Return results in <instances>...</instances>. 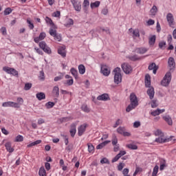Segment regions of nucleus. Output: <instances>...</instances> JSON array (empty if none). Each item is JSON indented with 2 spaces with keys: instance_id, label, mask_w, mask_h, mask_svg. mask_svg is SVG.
I'll return each instance as SVG.
<instances>
[{
  "instance_id": "obj_1",
  "label": "nucleus",
  "mask_w": 176,
  "mask_h": 176,
  "mask_svg": "<svg viewBox=\"0 0 176 176\" xmlns=\"http://www.w3.org/2000/svg\"><path fill=\"white\" fill-rule=\"evenodd\" d=\"M129 100L131 104L126 107V112H130V111H133V109H135V108H137V107H138V98H137L135 94H131L129 96Z\"/></svg>"
},
{
  "instance_id": "obj_2",
  "label": "nucleus",
  "mask_w": 176,
  "mask_h": 176,
  "mask_svg": "<svg viewBox=\"0 0 176 176\" xmlns=\"http://www.w3.org/2000/svg\"><path fill=\"white\" fill-rule=\"evenodd\" d=\"M120 67H116L114 69V82L116 85H119L122 82V74H120Z\"/></svg>"
},
{
  "instance_id": "obj_3",
  "label": "nucleus",
  "mask_w": 176,
  "mask_h": 176,
  "mask_svg": "<svg viewBox=\"0 0 176 176\" xmlns=\"http://www.w3.org/2000/svg\"><path fill=\"white\" fill-rule=\"evenodd\" d=\"M170 82H171V72H168L166 74L164 79L161 81V85L166 87L170 85Z\"/></svg>"
},
{
  "instance_id": "obj_4",
  "label": "nucleus",
  "mask_w": 176,
  "mask_h": 176,
  "mask_svg": "<svg viewBox=\"0 0 176 176\" xmlns=\"http://www.w3.org/2000/svg\"><path fill=\"white\" fill-rule=\"evenodd\" d=\"M3 71H4V72H6V74L13 75V76H19V72H17V70H16L14 68L6 66L3 67Z\"/></svg>"
},
{
  "instance_id": "obj_5",
  "label": "nucleus",
  "mask_w": 176,
  "mask_h": 176,
  "mask_svg": "<svg viewBox=\"0 0 176 176\" xmlns=\"http://www.w3.org/2000/svg\"><path fill=\"white\" fill-rule=\"evenodd\" d=\"M38 45L45 53H47V54H52V49L47 46V44H46L45 41L40 42Z\"/></svg>"
},
{
  "instance_id": "obj_6",
  "label": "nucleus",
  "mask_w": 176,
  "mask_h": 176,
  "mask_svg": "<svg viewBox=\"0 0 176 176\" xmlns=\"http://www.w3.org/2000/svg\"><path fill=\"white\" fill-rule=\"evenodd\" d=\"M122 69L124 71V74H129L133 72V67L129 63H123L122 65Z\"/></svg>"
},
{
  "instance_id": "obj_7",
  "label": "nucleus",
  "mask_w": 176,
  "mask_h": 176,
  "mask_svg": "<svg viewBox=\"0 0 176 176\" xmlns=\"http://www.w3.org/2000/svg\"><path fill=\"white\" fill-rule=\"evenodd\" d=\"M100 72L104 76H109L111 69L107 65H101Z\"/></svg>"
},
{
  "instance_id": "obj_8",
  "label": "nucleus",
  "mask_w": 176,
  "mask_h": 176,
  "mask_svg": "<svg viewBox=\"0 0 176 176\" xmlns=\"http://www.w3.org/2000/svg\"><path fill=\"white\" fill-rule=\"evenodd\" d=\"M2 107H12V108H20V104L12 101L3 102Z\"/></svg>"
},
{
  "instance_id": "obj_9",
  "label": "nucleus",
  "mask_w": 176,
  "mask_h": 176,
  "mask_svg": "<svg viewBox=\"0 0 176 176\" xmlns=\"http://www.w3.org/2000/svg\"><path fill=\"white\" fill-rule=\"evenodd\" d=\"M117 133L118 134H120L121 135H123L124 137H130L131 135V133L129 132L126 131V128L123 126H120L117 129Z\"/></svg>"
},
{
  "instance_id": "obj_10",
  "label": "nucleus",
  "mask_w": 176,
  "mask_h": 176,
  "mask_svg": "<svg viewBox=\"0 0 176 176\" xmlns=\"http://www.w3.org/2000/svg\"><path fill=\"white\" fill-rule=\"evenodd\" d=\"M86 129H87V124H82V125L78 127V134L79 137H82V135L85 134Z\"/></svg>"
},
{
  "instance_id": "obj_11",
  "label": "nucleus",
  "mask_w": 176,
  "mask_h": 176,
  "mask_svg": "<svg viewBox=\"0 0 176 176\" xmlns=\"http://www.w3.org/2000/svg\"><path fill=\"white\" fill-rule=\"evenodd\" d=\"M77 123L74 122L70 125V130H69V133H70V135L71 137H72L74 138V137H75V134H76V126H77Z\"/></svg>"
},
{
  "instance_id": "obj_12",
  "label": "nucleus",
  "mask_w": 176,
  "mask_h": 176,
  "mask_svg": "<svg viewBox=\"0 0 176 176\" xmlns=\"http://www.w3.org/2000/svg\"><path fill=\"white\" fill-rule=\"evenodd\" d=\"M166 19L169 26L173 27V25H174V16H173V14L168 13V14L166 15Z\"/></svg>"
},
{
  "instance_id": "obj_13",
  "label": "nucleus",
  "mask_w": 176,
  "mask_h": 176,
  "mask_svg": "<svg viewBox=\"0 0 176 176\" xmlns=\"http://www.w3.org/2000/svg\"><path fill=\"white\" fill-rule=\"evenodd\" d=\"M97 100H98V101H109V100H111V98H109V95L108 94H103L98 96L97 97Z\"/></svg>"
},
{
  "instance_id": "obj_14",
  "label": "nucleus",
  "mask_w": 176,
  "mask_h": 176,
  "mask_svg": "<svg viewBox=\"0 0 176 176\" xmlns=\"http://www.w3.org/2000/svg\"><path fill=\"white\" fill-rule=\"evenodd\" d=\"M46 38V33L41 32L38 37L34 38V41L36 43H38L40 41H43Z\"/></svg>"
},
{
  "instance_id": "obj_15",
  "label": "nucleus",
  "mask_w": 176,
  "mask_h": 176,
  "mask_svg": "<svg viewBox=\"0 0 176 176\" xmlns=\"http://www.w3.org/2000/svg\"><path fill=\"white\" fill-rule=\"evenodd\" d=\"M126 151H121L120 153L112 160V163H115V162H118L119 158L122 156H124L126 155Z\"/></svg>"
},
{
  "instance_id": "obj_16",
  "label": "nucleus",
  "mask_w": 176,
  "mask_h": 176,
  "mask_svg": "<svg viewBox=\"0 0 176 176\" xmlns=\"http://www.w3.org/2000/svg\"><path fill=\"white\" fill-rule=\"evenodd\" d=\"M126 151H121L120 153L112 160V163H115V162H118L119 158L122 156H124L126 155Z\"/></svg>"
},
{
  "instance_id": "obj_17",
  "label": "nucleus",
  "mask_w": 176,
  "mask_h": 176,
  "mask_svg": "<svg viewBox=\"0 0 176 176\" xmlns=\"http://www.w3.org/2000/svg\"><path fill=\"white\" fill-rule=\"evenodd\" d=\"M65 78V79H68L66 80L65 85H67V86H72L74 85V78H72V76L67 74Z\"/></svg>"
},
{
  "instance_id": "obj_18",
  "label": "nucleus",
  "mask_w": 176,
  "mask_h": 176,
  "mask_svg": "<svg viewBox=\"0 0 176 176\" xmlns=\"http://www.w3.org/2000/svg\"><path fill=\"white\" fill-rule=\"evenodd\" d=\"M5 147L7 151V152H9L10 153H12L14 152V148L12 147V142H8L5 144Z\"/></svg>"
},
{
  "instance_id": "obj_19",
  "label": "nucleus",
  "mask_w": 176,
  "mask_h": 176,
  "mask_svg": "<svg viewBox=\"0 0 176 176\" xmlns=\"http://www.w3.org/2000/svg\"><path fill=\"white\" fill-rule=\"evenodd\" d=\"M148 69L150 71H152L153 69V74H156V72H157V69H159V67L156 66V63H153L149 65Z\"/></svg>"
},
{
  "instance_id": "obj_20",
  "label": "nucleus",
  "mask_w": 176,
  "mask_h": 176,
  "mask_svg": "<svg viewBox=\"0 0 176 176\" xmlns=\"http://www.w3.org/2000/svg\"><path fill=\"white\" fill-rule=\"evenodd\" d=\"M147 94L150 100H153V97H155V89L153 87H149L147 90Z\"/></svg>"
},
{
  "instance_id": "obj_21",
  "label": "nucleus",
  "mask_w": 176,
  "mask_h": 176,
  "mask_svg": "<svg viewBox=\"0 0 176 176\" xmlns=\"http://www.w3.org/2000/svg\"><path fill=\"white\" fill-rule=\"evenodd\" d=\"M65 49H66L65 46H62V47H59L58 50V54H60L63 57H66L67 53L65 52Z\"/></svg>"
},
{
  "instance_id": "obj_22",
  "label": "nucleus",
  "mask_w": 176,
  "mask_h": 176,
  "mask_svg": "<svg viewBox=\"0 0 176 176\" xmlns=\"http://www.w3.org/2000/svg\"><path fill=\"white\" fill-rule=\"evenodd\" d=\"M169 141L170 138H164L163 136H160L155 139V142H159L160 144H163V142H168Z\"/></svg>"
},
{
  "instance_id": "obj_23",
  "label": "nucleus",
  "mask_w": 176,
  "mask_h": 176,
  "mask_svg": "<svg viewBox=\"0 0 176 176\" xmlns=\"http://www.w3.org/2000/svg\"><path fill=\"white\" fill-rule=\"evenodd\" d=\"M165 111H166V109H157V110L152 111L151 113V115H152V116H157L160 115V113H163V112H165Z\"/></svg>"
},
{
  "instance_id": "obj_24",
  "label": "nucleus",
  "mask_w": 176,
  "mask_h": 176,
  "mask_svg": "<svg viewBox=\"0 0 176 176\" xmlns=\"http://www.w3.org/2000/svg\"><path fill=\"white\" fill-rule=\"evenodd\" d=\"M162 119H164L166 121L168 126H173V119L170 116H164L162 117Z\"/></svg>"
},
{
  "instance_id": "obj_25",
  "label": "nucleus",
  "mask_w": 176,
  "mask_h": 176,
  "mask_svg": "<svg viewBox=\"0 0 176 176\" xmlns=\"http://www.w3.org/2000/svg\"><path fill=\"white\" fill-rule=\"evenodd\" d=\"M156 42V36L153 35L148 38V45L149 46L153 47L155 46V43Z\"/></svg>"
},
{
  "instance_id": "obj_26",
  "label": "nucleus",
  "mask_w": 176,
  "mask_h": 176,
  "mask_svg": "<svg viewBox=\"0 0 176 176\" xmlns=\"http://www.w3.org/2000/svg\"><path fill=\"white\" fill-rule=\"evenodd\" d=\"M148 51V48L146 47H140V48H136L135 52L138 54H145Z\"/></svg>"
},
{
  "instance_id": "obj_27",
  "label": "nucleus",
  "mask_w": 176,
  "mask_h": 176,
  "mask_svg": "<svg viewBox=\"0 0 176 176\" xmlns=\"http://www.w3.org/2000/svg\"><path fill=\"white\" fill-rule=\"evenodd\" d=\"M36 97L38 101H42L46 98V95L43 92H39L36 94Z\"/></svg>"
},
{
  "instance_id": "obj_28",
  "label": "nucleus",
  "mask_w": 176,
  "mask_h": 176,
  "mask_svg": "<svg viewBox=\"0 0 176 176\" xmlns=\"http://www.w3.org/2000/svg\"><path fill=\"white\" fill-rule=\"evenodd\" d=\"M144 82L146 87H149V86H151V76H149V74L145 76Z\"/></svg>"
},
{
  "instance_id": "obj_29",
  "label": "nucleus",
  "mask_w": 176,
  "mask_h": 176,
  "mask_svg": "<svg viewBox=\"0 0 176 176\" xmlns=\"http://www.w3.org/2000/svg\"><path fill=\"white\" fill-rule=\"evenodd\" d=\"M52 94H54L55 97H58V96H60V88L57 86L54 87L52 90Z\"/></svg>"
},
{
  "instance_id": "obj_30",
  "label": "nucleus",
  "mask_w": 176,
  "mask_h": 176,
  "mask_svg": "<svg viewBox=\"0 0 176 176\" xmlns=\"http://www.w3.org/2000/svg\"><path fill=\"white\" fill-rule=\"evenodd\" d=\"M56 25H54V28H53V26H51L49 32L51 36H56V34H57V31L56 30Z\"/></svg>"
},
{
  "instance_id": "obj_31",
  "label": "nucleus",
  "mask_w": 176,
  "mask_h": 176,
  "mask_svg": "<svg viewBox=\"0 0 176 176\" xmlns=\"http://www.w3.org/2000/svg\"><path fill=\"white\" fill-rule=\"evenodd\" d=\"M109 142H111V141L107 140V141H104V142L99 144L96 146V149H102L104 148V146H105V145H107V144H109Z\"/></svg>"
},
{
  "instance_id": "obj_32",
  "label": "nucleus",
  "mask_w": 176,
  "mask_h": 176,
  "mask_svg": "<svg viewBox=\"0 0 176 176\" xmlns=\"http://www.w3.org/2000/svg\"><path fill=\"white\" fill-rule=\"evenodd\" d=\"M78 71L80 75H84L85 72H86V67L83 65H78Z\"/></svg>"
},
{
  "instance_id": "obj_33",
  "label": "nucleus",
  "mask_w": 176,
  "mask_h": 176,
  "mask_svg": "<svg viewBox=\"0 0 176 176\" xmlns=\"http://www.w3.org/2000/svg\"><path fill=\"white\" fill-rule=\"evenodd\" d=\"M100 4H101V2L98 1H96L94 3H91L90 4L91 9H96V8H99Z\"/></svg>"
},
{
  "instance_id": "obj_34",
  "label": "nucleus",
  "mask_w": 176,
  "mask_h": 176,
  "mask_svg": "<svg viewBox=\"0 0 176 176\" xmlns=\"http://www.w3.org/2000/svg\"><path fill=\"white\" fill-rule=\"evenodd\" d=\"M41 143H42V140H36L34 142H32V143L28 144L27 148H31L32 146H35V145H39V144H41Z\"/></svg>"
},
{
  "instance_id": "obj_35",
  "label": "nucleus",
  "mask_w": 176,
  "mask_h": 176,
  "mask_svg": "<svg viewBox=\"0 0 176 176\" xmlns=\"http://www.w3.org/2000/svg\"><path fill=\"white\" fill-rule=\"evenodd\" d=\"M168 64L169 67L174 68V67H175V61L174 60V58L170 57L168 60Z\"/></svg>"
},
{
  "instance_id": "obj_36",
  "label": "nucleus",
  "mask_w": 176,
  "mask_h": 176,
  "mask_svg": "<svg viewBox=\"0 0 176 176\" xmlns=\"http://www.w3.org/2000/svg\"><path fill=\"white\" fill-rule=\"evenodd\" d=\"M71 25H74V19H68L66 21V23H65V27L69 28Z\"/></svg>"
},
{
  "instance_id": "obj_37",
  "label": "nucleus",
  "mask_w": 176,
  "mask_h": 176,
  "mask_svg": "<svg viewBox=\"0 0 176 176\" xmlns=\"http://www.w3.org/2000/svg\"><path fill=\"white\" fill-rule=\"evenodd\" d=\"M82 6L84 10H87V9H89V6H90V1H89V0H84L82 3Z\"/></svg>"
},
{
  "instance_id": "obj_38",
  "label": "nucleus",
  "mask_w": 176,
  "mask_h": 176,
  "mask_svg": "<svg viewBox=\"0 0 176 176\" xmlns=\"http://www.w3.org/2000/svg\"><path fill=\"white\" fill-rule=\"evenodd\" d=\"M38 175H39V176H46V170H45V167L41 166V167L39 168V170H38Z\"/></svg>"
},
{
  "instance_id": "obj_39",
  "label": "nucleus",
  "mask_w": 176,
  "mask_h": 176,
  "mask_svg": "<svg viewBox=\"0 0 176 176\" xmlns=\"http://www.w3.org/2000/svg\"><path fill=\"white\" fill-rule=\"evenodd\" d=\"M70 72L72 75H73V76L75 78V79H78V70H76V69L72 67L70 69Z\"/></svg>"
},
{
  "instance_id": "obj_40",
  "label": "nucleus",
  "mask_w": 176,
  "mask_h": 176,
  "mask_svg": "<svg viewBox=\"0 0 176 176\" xmlns=\"http://www.w3.org/2000/svg\"><path fill=\"white\" fill-rule=\"evenodd\" d=\"M150 13L152 16H155L157 13V7L156 6H153L150 10Z\"/></svg>"
},
{
  "instance_id": "obj_41",
  "label": "nucleus",
  "mask_w": 176,
  "mask_h": 176,
  "mask_svg": "<svg viewBox=\"0 0 176 176\" xmlns=\"http://www.w3.org/2000/svg\"><path fill=\"white\" fill-rule=\"evenodd\" d=\"M73 6L76 12H80L82 9V6L80 5V3H76V4H74Z\"/></svg>"
},
{
  "instance_id": "obj_42",
  "label": "nucleus",
  "mask_w": 176,
  "mask_h": 176,
  "mask_svg": "<svg viewBox=\"0 0 176 176\" xmlns=\"http://www.w3.org/2000/svg\"><path fill=\"white\" fill-rule=\"evenodd\" d=\"M45 21L47 23V24H50V25L51 27H52V28H54V23H53V21L52 20V19L49 18L48 16L45 17Z\"/></svg>"
},
{
  "instance_id": "obj_43",
  "label": "nucleus",
  "mask_w": 176,
  "mask_h": 176,
  "mask_svg": "<svg viewBox=\"0 0 176 176\" xmlns=\"http://www.w3.org/2000/svg\"><path fill=\"white\" fill-rule=\"evenodd\" d=\"M166 45H167L166 41H160L159 43L158 46H159L160 49H162V50H164V49H166Z\"/></svg>"
},
{
  "instance_id": "obj_44",
  "label": "nucleus",
  "mask_w": 176,
  "mask_h": 176,
  "mask_svg": "<svg viewBox=\"0 0 176 176\" xmlns=\"http://www.w3.org/2000/svg\"><path fill=\"white\" fill-rule=\"evenodd\" d=\"M126 147H128L129 149H131L133 151H137V149H138V146L134 144H127Z\"/></svg>"
},
{
  "instance_id": "obj_45",
  "label": "nucleus",
  "mask_w": 176,
  "mask_h": 176,
  "mask_svg": "<svg viewBox=\"0 0 176 176\" xmlns=\"http://www.w3.org/2000/svg\"><path fill=\"white\" fill-rule=\"evenodd\" d=\"M81 109L82 111H83V112H86L87 113H89V112H90V109L89 108V107H87V104H82L81 107Z\"/></svg>"
},
{
  "instance_id": "obj_46",
  "label": "nucleus",
  "mask_w": 176,
  "mask_h": 176,
  "mask_svg": "<svg viewBox=\"0 0 176 176\" xmlns=\"http://www.w3.org/2000/svg\"><path fill=\"white\" fill-rule=\"evenodd\" d=\"M87 146L89 153H93V152H94V146H93L91 143H88Z\"/></svg>"
},
{
  "instance_id": "obj_47",
  "label": "nucleus",
  "mask_w": 176,
  "mask_h": 176,
  "mask_svg": "<svg viewBox=\"0 0 176 176\" xmlns=\"http://www.w3.org/2000/svg\"><path fill=\"white\" fill-rule=\"evenodd\" d=\"M133 38H140V30L138 29L133 30Z\"/></svg>"
},
{
  "instance_id": "obj_48",
  "label": "nucleus",
  "mask_w": 176,
  "mask_h": 176,
  "mask_svg": "<svg viewBox=\"0 0 176 176\" xmlns=\"http://www.w3.org/2000/svg\"><path fill=\"white\" fill-rule=\"evenodd\" d=\"M24 141V138L21 135H18L16 137L15 142H23Z\"/></svg>"
},
{
  "instance_id": "obj_49",
  "label": "nucleus",
  "mask_w": 176,
  "mask_h": 176,
  "mask_svg": "<svg viewBox=\"0 0 176 176\" xmlns=\"http://www.w3.org/2000/svg\"><path fill=\"white\" fill-rule=\"evenodd\" d=\"M157 173H159V166H158L157 165H156V166L153 168L152 176H156V175H157Z\"/></svg>"
},
{
  "instance_id": "obj_50",
  "label": "nucleus",
  "mask_w": 176,
  "mask_h": 176,
  "mask_svg": "<svg viewBox=\"0 0 176 176\" xmlns=\"http://www.w3.org/2000/svg\"><path fill=\"white\" fill-rule=\"evenodd\" d=\"M154 134L157 137H163V135H164L163 132H162V130H160V129H157L155 131Z\"/></svg>"
},
{
  "instance_id": "obj_51",
  "label": "nucleus",
  "mask_w": 176,
  "mask_h": 176,
  "mask_svg": "<svg viewBox=\"0 0 176 176\" xmlns=\"http://www.w3.org/2000/svg\"><path fill=\"white\" fill-rule=\"evenodd\" d=\"M56 104L53 102H48L45 104V107L46 108H47V109H50V108H53V107Z\"/></svg>"
},
{
  "instance_id": "obj_52",
  "label": "nucleus",
  "mask_w": 176,
  "mask_h": 176,
  "mask_svg": "<svg viewBox=\"0 0 176 176\" xmlns=\"http://www.w3.org/2000/svg\"><path fill=\"white\" fill-rule=\"evenodd\" d=\"M12 10L10 8H6V10H4V15L5 16H8V14H10V13H12Z\"/></svg>"
},
{
  "instance_id": "obj_53",
  "label": "nucleus",
  "mask_w": 176,
  "mask_h": 176,
  "mask_svg": "<svg viewBox=\"0 0 176 176\" xmlns=\"http://www.w3.org/2000/svg\"><path fill=\"white\" fill-rule=\"evenodd\" d=\"M31 87H32V84L28 82V83L25 84L24 90L28 91L31 89Z\"/></svg>"
},
{
  "instance_id": "obj_54",
  "label": "nucleus",
  "mask_w": 176,
  "mask_h": 176,
  "mask_svg": "<svg viewBox=\"0 0 176 176\" xmlns=\"http://www.w3.org/2000/svg\"><path fill=\"white\" fill-rule=\"evenodd\" d=\"M27 23L30 30H34V23L29 19H27Z\"/></svg>"
},
{
  "instance_id": "obj_55",
  "label": "nucleus",
  "mask_w": 176,
  "mask_h": 176,
  "mask_svg": "<svg viewBox=\"0 0 176 176\" xmlns=\"http://www.w3.org/2000/svg\"><path fill=\"white\" fill-rule=\"evenodd\" d=\"M111 142L112 145H116V144H118V138L116 135H113Z\"/></svg>"
},
{
  "instance_id": "obj_56",
  "label": "nucleus",
  "mask_w": 176,
  "mask_h": 176,
  "mask_svg": "<svg viewBox=\"0 0 176 176\" xmlns=\"http://www.w3.org/2000/svg\"><path fill=\"white\" fill-rule=\"evenodd\" d=\"M38 78L40 80H45V73L43 72V71L40 72Z\"/></svg>"
},
{
  "instance_id": "obj_57",
  "label": "nucleus",
  "mask_w": 176,
  "mask_h": 176,
  "mask_svg": "<svg viewBox=\"0 0 176 176\" xmlns=\"http://www.w3.org/2000/svg\"><path fill=\"white\" fill-rule=\"evenodd\" d=\"M142 171V168L136 166L135 170V172L133 173V176H136L137 174H138V173H141Z\"/></svg>"
},
{
  "instance_id": "obj_58",
  "label": "nucleus",
  "mask_w": 176,
  "mask_h": 176,
  "mask_svg": "<svg viewBox=\"0 0 176 176\" xmlns=\"http://www.w3.org/2000/svg\"><path fill=\"white\" fill-rule=\"evenodd\" d=\"M129 58L131 61H137V60H139L138 56L137 55L130 56H129Z\"/></svg>"
},
{
  "instance_id": "obj_59",
  "label": "nucleus",
  "mask_w": 176,
  "mask_h": 176,
  "mask_svg": "<svg viewBox=\"0 0 176 176\" xmlns=\"http://www.w3.org/2000/svg\"><path fill=\"white\" fill-rule=\"evenodd\" d=\"M120 124H122V120L118 119V120H117V121L116 122V123L114 124L113 127L114 129H116V127H118V126H120Z\"/></svg>"
},
{
  "instance_id": "obj_60",
  "label": "nucleus",
  "mask_w": 176,
  "mask_h": 176,
  "mask_svg": "<svg viewBox=\"0 0 176 176\" xmlns=\"http://www.w3.org/2000/svg\"><path fill=\"white\" fill-rule=\"evenodd\" d=\"M53 36L55 41H56L57 42H61V35L56 34L55 36Z\"/></svg>"
},
{
  "instance_id": "obj_61",
  "label": "nucleus",
  "mask_w": 176,
  "mask_h": 176,
  "mask_svg": "<svg viewBox=\"0 0 176 176\" xmlns=\"http://www.w3.org/2000/svg\"><path fill=\"white\" fill-rule=\"evenodd\" d=\"M100 163L101 164H109V160L104 157L100 160Z\"/></svg>"
},
{
  "instance_id": "obj_62",
  "label": "nucleus",
  "mask_w": 176,
  "mask_h": 176,
  "mask_svg": "<svg viewBox=\"0 0 176 176\" xmlns=\"http://www.w3.org/2000/svg\"><path fill=\"white\" fill-rule=\"evenodd\" d=\"M157 107V100H153L151 101V107L156 108Z\"/></svg>"
},
{
  "instance_id": "obj_63",
  "label": "nucleus",
  "mask_w": 176,
  "mask_h": 176,
  "mask_svg": "<svg viewBox=\"0 0 176 176\" xmlns=\"http://www.w3.org/2000/svg\"><path fill=\"white\" fill-rule=\"evenodd\" d=\"M52 16L54 17H60V16H61V12L60 11H56V12H54L53 14H52Z\"/></svg>"
},
{
  "instance_id": "obj_64",
  "label": "nucleus",
  "mask_w": 176,
  "mask_h": 176,
  "mask_svg": "<svg viewBox=\"0 0 176 176\" xmlns=\"http://www.w3.org/2000/svg\"><path fill=\"white\" fill-rule=\"evenodd\" d=\"M34 50H36V53H38V54H40L41 56H43V52H42V50L38 48V47H35Z\"/></svg>"
}]
</instances>
